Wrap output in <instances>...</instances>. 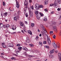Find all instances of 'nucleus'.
<instances>
[{"label": "nucleus", "instance_id": "nucleus-20", "mask_svg": "<svg viewBox=\"0 0 61 61\" xmlns=\"http://www.w3.org/2000/svg\"><path fill=\"white\" fill-rule=\"evenodd\" d=\"M40 5H39V4H37L35 6V7H39Z\"/></svg>", "mask_w": 61, "mask_h": 61}, {"label": "nucleus", "instance_id": "nucleus-26", "mask_svg": "<svg viewBox=\"0 0 61 61\" xmlns=\"http://www.w3.org/2000/svg\"><path fill=\"white\" fill-rule=\"evenodd\" d=\"M21 48H22V47H19L18 48V49L20 51L21 50Z\"/></svg>", "mask_w": 61, "mask_h": 61}, {"label": "nucleus", "instance_id": "nucleus-36", "mask_svg": "<svg viewBox=\"0 0 61 61\" xmlns=\"http://www.w3.org/2000/svg\"><path fill=\"white\" fill-rule=\"evenodd\" d=\"M39 44H40V45L41 46H42V42H39Z\"/></svg>", "mask_w": 61, "mask_h": 61}, {"label": "nucleus", "instance_id": "nucleus-9", "mask_svg": "<svg viewBox=\"0 0 61 61\" xmlns=\"http://www.w3.org/2000/svg\"><path fill=\"white\" fill-rule=\"evenodd\" d=\"M54 30L55 32H57V27L56 25L54 26Z\"/></svg>", "mask_w": 61, "mask_h": 61}, {"label": "nucleus", "instance_id": "nucleus-57", "mask_svg": "<svg viewBox=\"0 0 61 61\" xmlns=\"http://www.w3.org/2000/svg\"><path fill=\"white\" fill-rule=\"evenodd\" d=\"M25 24H27L28 23H27V21H25Z\"/></svg>", "mask_w": 61, "mask_h": 61}, {"label": "nucleus", "instance_id": "nucleus-6", "mask_svg": "<svg viewBox=\"0 0 61 61\" xmlns=\"http://www.w3.org/2000/svg\"><path fill=\"white\" fill-rule=\"evenodd\" d=\"M7 46L9 47H13V46H14V45L12 43H8L7 44Z\"/></svg>", "mask_w": 61, "mask_h": 61}, {"label": "nucleus", "instance_id": "nucleus-32", "mask_svg": "<svg viewBox=\"0 0 61 61\" xmlns=\"http://www.w3.org/2000/svg\"><path fill=\"white\" fill-rule=\"evenodd\" d=\"M54 26H55V25L56 26V22L55 21H54Z\"/></svg>", "mask_w": 61, "mask_h": 61}, {"label": "nucleus", "instance_id": "nucleus-21", "mask_svg": "<svg viewBox=\"0 0 61 61\" xmlns=\"http://www.w3.org/2000/svg\"><path fill=\"white\" fill-rule=\"evenodd\" d=\"M2 46H3V47H4V48L5 47H6V45L4 44V43H2Z\"/></svg>", "mask_w": 61, "mask_h": 61}, {"label": "nucleus", "instance_id": "nucleus-60", "mask_svg": "<svg viewBox=\"0 0 61 61\" xmlns=\"http://www.w3.org/2000/svg\"><path fill=\"white\" fill-rule=\"evenodd\" d=\"M15 1H16V4H17V3H19V2H17V0H15Z\"/></svg>", "mask_w": 61, "mask_h": 61}, {"label": "nucleus", "instance_id": "nucleus-43", "mask_svg": "<svg viewBox=\"0 0 61 61\" xmlns=\"http://www.w3.org/2000/svg\"><path fill=\"white\" fill-rule=\"evenodd\" d=\"M6 27H9V24H7L6 25Z\"/></svg>", "mask_w": 61, "mask_h": 61}, {"label": "nucleus", "instance_id": "nucleus-39", "mask_svg": "<svg viewBox=\"0 0 61 61\" xmlns=\"http://www.w3.org/2000/svg\"><path fill=\"white\" fill-rule=\"evenodd\" d=\"M39 13L40 14V15L41 16H44V15L43 14H42V13Z\"/></svg>", "mask_w": 61, "mask_h": 61}, {"label": "nucleus", "instance_id": "nucleus-18", "mask_svg": "<svg viewBox=\"0 0 61 61\" xmlns=\"http://www.w3.org/2000/svg\"><path fill=\"white\" fill-rule=\"evenodd\" d=\"M48 0H45V1L44 4H45L46 5H47L48 4Z\"/></svg>", "mask_w": 61, "mask_h": 61}, {"label": "nucleus", "instance_id": "nucleus-28", "mask_svg": "<svg viewBox=\"0 0 61 61\" xmlns=\"http://www.w3.org/2000/svg\"><path fill=\"white\" fill-rule=\"evenodd\" d=\"M31 25L32 27H33L34 26V25H35V24H34V23H32L31 24Z\"/></svg>", "mask_w": 61, "mask_h": 61}, {"label": "nucleus", "instance_id": "nucleus-10", "mask_svg": "<svg viewBox=\"0 0 61 61\" xmlns=\"http://www.w3.org/2000/svg\"><path fill=\"white\" fill-rule=\"evenodd\" d=\"M57 47V45L55 43H54V48L55 49H56Z\"/></svg>", "mask_w": 61, "mask_h": 61}, {"label": "nucleus", "instance_id": "nucleus-46", "mask_svg": "<svg viewBox=\"0 0 61 61\" xmlns=\"http://www.w3.org/2000/svg\"><path fill=\"white\" fill-rule=\"evenodd\" d=\"M15 52H16V53L17 54V55H18V53L19 52V51H15Z\"/></svg>", "mask_w": 61, "mask_h": 61}, {"label": "nucleus", "instance_id": "nucleus-25", "mask_svg": "<svg viewBox=\"0 0 61 61\" xmlns=\"http://www.w3.org/2000/svg\"><path fill=\"white\" fill-rule=\"evenodd\" d=\"M49 57L52 58H54V56L53 55H51L49 56Z\"/></svg>", "mask_w": 61, "mask_h": 61}, {"label": "nucleus", "instance_id": "nucleus-3", "mask_svg": "<svg viewBox=\"0 0 61 61\" xmlns=\"http://www.w3.org/2000/svg\"><path fill=\"white\" fill-rule=\"evenodd\" d=\"M47 40H48V44L49 45H50V44H51V41H50V37L49 36L48 37L47 35Z\"/></svg>", "mask_w": 61, "mask_h": 61}, {"label": "nucleus", "instance_id": "nucleus-35", "mask_svg": "<svg viewBox=\"0 0 61 61\" xmlns=\"http://www.w3.org/2000/svg\"><path fill=\"white\" fill-rule=\"evenodd\" d=\"M35 8L36 10H38V9H39V7H35Z\"/></svg>", "mask_w": 61, "mask_h": 61}, {"label": "nucleus", "instance_id": "nucleus-42", "mask_svg": "<svg viewBox=\"0 0 61 61\" xmlns=\"http://www.w3.org/2000/svg\"><path fill=\"white\" fill-rule=\"evenodd\" d=\"M44 10L45 12H47L48 11V10H47V9H45Z\"/></svg>", "mask_w": 61, "mask_h": 61}, {"label": "nucleus", "instance_id": "nucleus-59", "mask_svg": "<svg viewBox=\"0 0 61 61\" xmlns=\"http://www.w3.org/2000/svg\"><path fill=\"white\" fill-rule=\"evenodd\" d=\"M22 32L23 33V34H24V31L23 30H21Z\"/></svg>", "mask_w": 61, "mask_h": 61}, {"label": "nucleus", "instance_id": "nucleus-16", "mask_svg": "<svg viewBox=\"0 0 61 61\" xmlns=\"http://www.w3.org/2000/svg\"><path fill=\"white\" fill-rule=\"evenodd\" d=\"M7 15V12H5L3 13V15L4 16H6Z\"/></svg>", "mask_w": 61, "mask_h": 61}, {"label": "nucleus", "instance_id": "nucleus-51", "mask_svg": "<svg viewBox=\"0 0 61 61\" xmlns=\"http://www.w3.org/2000/svg\"><path fill=\"white\" fill-rule=\"evenodd\" d=\"M8 15H11V13L10 12H9Z\"/></svg>", "mask_w": 61, "mask_h": 61}, {"label": "nucleus", "instance_id": "nucleus-5", "mask_svg": "<svg viewBox=\"0 0 61 61\" xmlns=\"http://www.w3.org/2000/svg\"><path fill=\"white\" fill-rule=\"evenodd\" d=\"M58 59L60 61H61V53H59L58 54Z\"/></svg>", "mask_w": 61, "mask_h": 61}, {"label": "nucleus", "instance_id": "nucleus-11", "mask_svg": "<svg viewBox=\"0 0 61 61\" xmlns=\"http://www.w3.org/2000/svg\"><path fill=\"white\" fill-rule=\"evenodd\" d=\"M16 7L17 8H19V2H18L17 3H16Z\"/></svg>", "mask_w": 61, "mask_h": 61}, {"label": "nucleus", "instance_id": "nucleus-8", "mask_svg": "<svg viewBox=\"0 0 61 61\" xmlns=\"http://www.w3.org/2000/svg\"><path fill=\"white\" fill-rule=\"evenodd\" d=\"M36 16L37 17V19L39 20L40 19V14H38V15H36Z\"/></svg>", "mask_w": 61, "mask_h": 61}, {"label": "nucleus", "instance_id": "nucleus-1", "mask_svg": "<svg viewBox=\"0 0 61 61\" xmlns=\"http://www.w3.org/2000/svg\"><path fill=\"white\" fill-rule=\"evenodd\" d=\"M28 2H25L24 3V5L26 6L24 8V12L25 14V13L26 12V10L27 9V8H28Z\"/></svg>", "mask_w": 61, "mask_h": 61}, {"label": "nucleus", "instance_id": "nucleus-44", "mask_svg": "<svg viewBox=\"0 0 61 61\" xmlns=\"http://www.w3.org/2000/svg\"><path fill=\"white\" fill-rule=\"evenodd\" d=\"M57 0L59 3H61V0Z\"/></svg>", "mask_w": 61, "mask_h": 61}, {"label": "nucleus", "instance_id": "nucleus-7", "mask_svg": "<svg viewBox=\"0 0 61 61\" xmlns=\"http://www.w3.org/2000/svg\"><path fill=\"white\" fill-rule=\"evenodd\" d=\"M55 1L54 2V6H56L57 5H58V2H57V1L56 0H55Z\"/></svg>", "mask_w": 61, "mask_h": 61}, {"label": "nucleus", "instance_id": "nucleus-37", "mask_svg": "<svg viewBox=\"0 0 61 61\" xmlns=\"http://www.w3.org/2000/svg\"><path fill=\"white\" fill-rule=\"evenodd\" d=\"M43 43L44 44H46V41H44L43 42Z\"/></svg>", "mask_w": 61, "mask_h": 61}, {"label": "nucleus", "instance_id": "nucleus-45", "mask_svg": "<svg viewBox=\"0 0 61 61\" xmlns=\"http://www.w3.org/2000/svg\"><path fill=\"white\" fill-rule=\"evenodd\" d=\"M21 46V44H17V46Z\"/></svg>", "mask_w": 61, "mask_h": 61}, {"label": "nucleus", "instance_id": "nucleus-52", "mask_svg": "<svg viewBox=\"0 0 61 61\" xmlns=\"http://www.w3.org/2000/svg\"><path fill=\"white\" fill-rule=\"evenodd\" d=\"M53 33V31H50V34H51V33Z\"/></svg>", "mask_w": 61, "mask_h": 61}, {"label": "nucleus", "instance_id": "nucleus-13", "mask_svg": "<svg viewBox=\"0 0 61 61\" xmlns=\"http://www.w3.org/2000/svg\"><path fill=\"white\" fill-rule=\"evenodd\" d=\"M27 32L28 34L29 33V34L30 35H32V32L30 30H28L27 31Z\"/></svg>", "mask_w": 61, "mask_h": 61}, {"label": "nucleus", "instance_id": "nucleus-31", "mask_svg": "<svg viewBox=\"0 0 61 61\" xmlns=\"http://www.w3.org/2000/svg\"><path fill=\"white\" fill-rule=\"evenodd\" d=\"M18 15H20L21 14V12L20 11H18Z\"/></svg>", "mask_w": 61, "mask_h": 61}, {"label": "nucleus", "instance_id": "nucleus-64", "mask_svg": "<svg viewBox=\"0 0 61 61\" xmlns=\"http://www.w3.org/2000/svg\"><path fill=\"white\" fill-rule=\"evenodd\" d=\"M40 36H42V35L41 34H40L39 35Z\"/></svg>", "mask_w": 61, "mask_h": 61}, {"label": "nucleus", "instance_id": "nucleus-61", "mask_svg": "<svg viewBox=\"0 0 61 61\" xmlns=\"http://www.w3.org/2000/svg\"><path fill=\"white\" fill-rule=\"evenodd\" d=\"M51 14H54V11H53L51 12Z\"/></svg>", "mask_w": 61, "mask_h": 61}, {"label": "nucleus", "instance_id": "nucleus-49", "mask_svg": "<svg viewBox=\"0 0 61 61\" xmlns=\"http://www.w3.org/2000/svg\"><path fill=\"white\" fill-rule=\"evenodd\" d=\"M3 28H5V27H6V26H5V25H4V26H3Z\"/></svg>", "mask_w": 61, "mask_h": 61}, {"label": "nucleus", "instance_id": "nucleus-63", "mask_svg": "<svg viewBox=\"0 0 61 61\" xmlns=\"http://www.w3.org/2000/svg\"><path fill=\"white\" fill-rule=\"evenodd\" d=\"M24 31H25V32H26V29H24Z\"/></svg>", "mask_w": 61, "mask_h": 61}, {"label": "nucleus", "instance_id": "nucleus-19", "mask_svg": "<svg viewBox=\"0 0 61 61\" xmlns=\"http://www.w3.org/2000/svg\"><path fill=\"white\" fill-rule=\"evenodd\" d=\"M44 21H47V17L45 16V17L44 18Z\"/></svg>", "mask_w": 61, "mask_h": 61}, {"label": "nucleus", "instance_id": "nucleus-38", "mask_svg": "<svg viewBox=\"0 0 61 61\" xmlns=\"http://www.w3.org/2000/svg\"><path fill=\"white\" fill-rule=\"evenodd\" d=\"M45 47H46V48H47L48 49L49 48V46H45Z\"/></svg>", "mask_w": 61, "mask_h": 61}, {"label": "nucleus", "instance_id": "nucleus-34", "mask_svg": "<svg viewBox=\"0 0 61 61\" xmlns=\"http://www.w3.org/2000/svg\"><path fill=\"white\" fill-rule=\"evenodd\" d=\"M14 20L16 21H17V19H16V17H14Z\"/></svg>", "mask_w": 61, "mask_h": 61}, {"label": "nucleus", "instance_id": "nucleus-15", "mask_svg": "<svg viewBox=\"0 0 61 61\" xmlns=\"http://www.w3.org/2000/svg\"><path fill=\"white\" fill-rule=\"evenodd\" d=\"M54 49H53L52 50H51L50 51V54H52L53 53H54Z\"/></svg>", "mask_w": 61, "mask_h": 61}, {"label": "nucleus", "instance_id": "nucleus-47", "mask_svg": "<svg viewBox=\"0 0 61 61\" xmlns=\"http://www.w3.org/2000/svg\"><path fill=\"white\" fill-rule=\"evenodd\" d=\"M41 34L43 36H44V33H43V32H41Z\"/></svg>", "mask_w": 61, "mask_h": 61}, {"label": "nucleus", "instance_id": "nucleus-14", "mask_svg": "<svg viewBox=\"0 0 61 61\" xmlns=\"http://www.w3.org/2000/svg\"><path fill=\"white\" fill-rule=\"evenodd\" d=\"M35 14L36 15H38V11L36 10L35 11Z\"/></svg>", "mask_w": 61, "mask_h": 61}, {"label": "nucleus", "instance_id": "nucleus-24", "mask_svg": "<svg viewBox=\"0 0 61 61\" xmlns=\"http://www.w3.org/2000/svg\"><path fill=\"white\" fill-rule=\"evenodd\" d=\"M24 55L25 56H27V53L26 52H25L24 53Z\"/></svg>", "mask_w": 61, "mask_h": 61}, {"label": "nucleus", "instance_id": "nucleus-4", "mask_svg": "<svg viewBox=\"0 0 61 61\" xmlns=\"http://www.w3.org/2000/svg\"><path fill=\"white\" fill-rule=\"evenodd\" d=\"M29 13H30V16L32 17V16H33V12L31 11V10L30 9H29Z\"/></svg>", "mask_w": 61, "mask_h": 61}, {"label": "nucleus", "instance_id": "nucleus-40", "mask_svg": "<svg viewBox=\"0 0 61 61\" xmlns=\"http://www.w3.org/2000/svg\"><path fill=\"white\" fill-rule=\"evenodd\" d=\"M29 57H35V56H32L30 55H29Z\"/></svg>", "mask_w": 61, "mask_h": 61}, {"label": "nucleus", "instance_id": "nucleus-27", "mask_svg": "<svg viewBox=\"0 0 61 61\" xmlns=\"http://www.w3.org/2000/svg\"><path fill=\"white\" fill-rule=\"evenodd\" d=\"M38 36H36V40H37V41H38Z\"/></svg>", "mask_w": 61, "mask_h": 61}, {"label": "nucleus", "instance_id": "nucleus-12", "mask_svg": "<svg viewBox=\"0 0 61 61\" xmlns=\"http://www.w3.org/2000/svg\"><path fill=\"white\" fill-rule=\"evenodd\" d=\"M23 49L25 50L26 51H28V49L26 48V47H23V48H22Z\"/></svg>", "mask_w": 61, "mask_h": 61}, {"label": "nucleus", "instance_id": "nucleus-55", "mask_svg": "<svg viewBox=\"0 0 61 61\" xmlns=\"http://www.w3.org/2000/svg\"><path fill=\"white\" fill-rule=\"evenodd\" d=\"M16 32H13V33H12V34H16Z\"/></svg>", "mask_w": 61, "mask_h": 61}, {"label": "nucleus", "instance_id": "nucleus-2", "mask_svg": "<svg viewBox=\"0 0 61 61\" xmlns=\"http://www.w3.org/2000/svg\"><path fill=\"white\" fill-rule=\"evenodd\" d=\"M40 26L43 29V32H44H44H45L47 33V31H46V30H45V28L44 26L43 25H42V24H41L40 25Z\"/></svg>", "mask_w": 61, "mask_h": 61}, {"label": "nucleus", "instance_id": "nucleus-17", "mask_svg": "<svg viewBox=\"0 0 61 61\" xmlns=\"http://www.w3.org/2000/svg\"><path fill=\"white\" fill-rule=\"evenodd\" d=\"M3 27V24L2 23H0V28H2Z\"/></svg>", "mask_w": 61, "mask_h": 61}, {"label": "nucleus", "instance_id": "nucleus-54", "mask_svg": "<svg viewBox=\"0 0 61 61\" xmlns=\"http://www.w3.org/2000/svg\"><path fill=\"white\" fill-rule=\"evenodd\" d=\"M56 36L54 35V39H56Z\"/></svg>", "mask_w": 61, "mask_h": 61}, {"label": "nucleus", "instance_id": "nucleus-50", "mask_svg": "<svg viewBox=\"0 0 61 61\" xmlns=\"http://www.w3.org/2000/svg\"><path fill=\"white\" fill-rule=\"evenodd\" d=\"M25 16L26 17H28V14L27 13H26L25 14Z\"/></svg>", "mask_w": 61, "mask_h": 61}, {"label": "nucleus", "instance_id": "nucleus-41", "mask_svg": "<svg viewBox=\"0 0 61 61\" xmlns=\"http://www.w3.org/2000/svg\"><path fill=\"white\" fill-rule=\"evenodd\" d=\"M31 8L32 10H34V6H32L31 7Z\"/></svg>", "mask_w": 61, "mask_h": 61}, {"label": "nucleus", "instance_id": "nucleus-62", "mask_svg": "<svg viewBox=\"0 0 61 61\" xmlns=\"http://www.w3.org/2000/svg\"><path fill=\"white\" fill-rule=\"evenodd\" d=\"M51 25H53L54 24V23L52 21L51 22Z\"/></svg>", "mask_w": 61, "mask_h": 61}, {"label": "nucleus", "instance_id": "nucleus-48", "mask_svg": "<svg viewBox=\"0 0 61 61\" xmlns=\"http://www.w3.org/2000/svg\"><path fill=\"white\" fill-rule=\"evenodd\" d=\"M53 5H54V4H51L50 5V6H52Z\"/></svg>", "mask_w": 61, "mask_h": 61}, {"label": "nucleus", "instance_id": "nucleus-30", "mask_svg": "<svg viewBox=\"0 0 61 61\" xmlns=\"http://www.w3.org/2000/svg\"><path fill=\"white\" fill-rule=\"evenodd\" d=\"M29 45L30 46H31V47H34V45H33V44H30Z\"/></svg>", "mask_w": 61, "mask_h": 61}, {"label": "nucleus", "instance_id": "nucleus-56", "mask_svg": "<svg viewBox=\"0 0 61 61\" xmlns=\"http://www.w3.org/2000/svg\"><path fill=\"white\" fill-rule=\"evenodd\" d=\"M57 10L58 11H60V9L59 8H58L57 9Z\"/></svg>", "mask_w": 61, "mask_h": 61}, {"label": "nucleus", "instance_id": "nucleus-29", "mask_svg": "<svg viewBox=\"0 0 61 61\" xmlns=\"http://www.w3.org/2000/svg\"><path fill=\"white\" fill-rule=\"evenodd\" d=\"M43 7H44L42 5H40L39 8H43Z\"/></svg>", "mask_w": 61, "mask_h": 61}, {"label": "nucleus", "instance_id": "nucleus-58", "mask_svg": "<svg viewBox=\"0 0 61 61\" xmlns=\"http://www.w3.org/2000/svg\"><path fill=\"white\" fill-rule=\"evenodd\" d=\"M55 53H56L58 52V51L57 50L55 51Z\"/></svg>", "mask_w": 61, "mask_h": 61}, {"label": "nucleus", "instance_id": "nucleus-53", "mask_svg": "<svg viewBox=\"0 0 61 61\" xmlns=\"http://www.w3.org/2000/svg\"><path fill=\"white\" fill-rule=\"evenodd\" d=\"M29 2L30 3L32 2V0H29Z\"/></svg>", "mask_w": 61, "mask_h": 61}, {"label": "nucleus", "instance_id": "nucleus-23", "mask_svg": "<svg viewBox=\"0 0 61 61\" xmlns=\"http://www.w3.org/2000/svg\"><path fill=\"white\" fill-rule=\"evenodd\" d=\"M3 6H4L6 5L4 1H3Z\"/></svg>", "mask_w": 61, "mask_h": 61}, {"label": "nucleus", "instance_id": "nucleus-33", "mask_svg": "<svg viewBox=\"0 0 61 61\" xmlns=\"http://www.w3.org/2000/svg\"><path fill=\"white\" fill-rule=\"evenodd\" d=\"M27 42V43H30V40H29V39H27V40L26 41Z\"/></svg>", "mask_w": 61, "mask_h": 61}, {"label": "nucleus", "instance_id": "nucleus-22", "mask_svg": "<svg viewBox=\"0 0 61 61\" xmlns=\"http://www.w3.org/2000/svg\"><path fill=\"white\" fill-rule=\"evenodd\" d=\"M20 25L21 26H24V24L23 23V22L21 21L20 22Z\"/></svg>", "mask_w": 61, "mask_h": 61}]
</instances>
